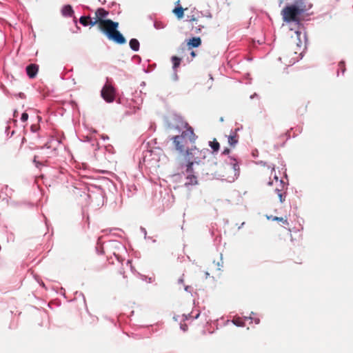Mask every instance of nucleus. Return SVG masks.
<instances>
[{"label": "nucleus", "instance_id": "f257e3e1", "mask_svg": "<svg viewBox=\"0 0 353 353\" xmlns=\"http://www.w3.org/2000/svg\"><path fill=\"white\" fill-rule=\"evenodd\" d=\"M109 12L104 8H98L95 12V17L93 23L96 24L97 28L103 33L107 38L117 44H124L126 39L118 30L119 23L107 19Z\"/></svg>", "mask_w": 353, "mask_h": 353}, {"label": "nucleus", "instance_id": "f03ea898", "mask_svg": "<svg viewBox=\"0 0 353 353\" xmlns=\"http://www.w3.org/2000/svg\"><path fill=\"white\" fill-rule=\"evenodd\" d=\"M208 152V149L199 150L196 146H194L187 149L185 153L183 154V159L186 162L187 181L185 182V185L197 184V177L193 174V165L194 164L202 163Z\"/></svg>", "mask_w": 353, "mask_h": 353}, {"label": "nucleus", "instance_id": "7ed1b4c3", "mask_svg": "<svg viewBox=\"0 0 353 353\" xmlns=\"http://www.w3.org/2000/svg\"><path fill=\"white\" fill-rule=\"evenodd\" d=\"M197 138L194 134L193 128L188 126L185 130L183 131L181 135H176L172 138L175 149L183 155L185 153L187 141L194 143Z\"/></svg>", "mask_w": 353, "mask_h": 353}, {"label": "nucleus", "instance_id": "20e7f679", "mask_svg": "<svg viewBox=\"0 0 353 353\" xmlns=\"http://www.w3.org/2000/svg\"><path fill=\"white\" fill-rule=\"evenodd\" d=\"M303 12V9L295 5H291L285 7L281 11V14L283 21L285 22H298L299 21V16Z\"/></svg>", "mask_w": 353, "mask_h": 353}, {"label": "nucleus", "instance_id": "39448f33", "mask_svg": "<svg viewBox=\"0 0 353 353\" xmlns=\"http://www.w3.org/2000/svg\"><path fill=\"white\" fill-rule=\"evenodd\" d=\"M300 58V54L294 50V48L290 47L286 49L279 57V60L286 65H291L298 61Z\"/></svg>", "mask_w": 353, "mask_h": 353}, {"label": "nucleus", "instance_id": "423d86ee", "mask_svg": "<svg viewBox=\"0 0 353 353\" xmlns=\"http://www.w3.org/2000/svg\"><path fill=\"white\" fill-rule=\"evenodd\" d=\"M101 97L108 103H112L115 99L116 91L114 88L109 83H106L103 87Z\"/></svg>", "mask_w": 353, "mask_h": 353}, {"label": "nucleus", "instance_id": "0eeeda50", "mask_svg": "<svg viewBox=\"0 0 353 353\" xmlns=\"http://www.w3.org/2000/svg\"><path fill=\"white\" fill-rule=\"evenodd\" d=\"M39 66L36 64H30L26 67V72L28 76L32 79L34 78L37 74Z\"/></svg>", "mask_w": 353, "mask_h": 353}, {"label": "nucleus", "instance_id": "6e6552de", "mask_svg": "<svg viewBox=\"0 0 353 353\" xmlns=\"http://www.w3.org/2000/svg\"><path fill=\"white\" fill-rule=\"evenodd\" d=\"M201 44V39L200 37H192V39H189L187 42V46L188 48L192 49L193 48H197L200 46Z\"/></svg>", "mask_w": 353, "mask_h": 353}, {"label": "nucleus", "instance_id": "1a4fd4ad", "mask_svg": "<svg viewBox=\"0 0 353 353\" xmlns=\"http://www.w3.org/2000/svg\"><path fill=\"white\" fill-rule=\"evenodd\" d=\"M239 141V135L236 132H232L228 136V143L230 146L234 147Z\"/></svg>", "mask_w": 353, "mask_h": 353}, {"label": "nucleus", "instance_id": "9d476101", "mask_svg": "<svg viewBox=\"0 0 353 353\" xmlns=\"http://www.w3.org/2000/svg\"><path fill=\"white\" fill-rule=\"evenodd\" d=\"M93 21L94 19H92L90 17L83 16L79 19V22L84 26H87L88 25L91 26H97L96 24H92Z\"/></svg>", "mask_w": 353, "mask_h": 353}, {"label": "nucleus", "instance_id": "9b49d317", "mask_svg": "<svg viewBox=\"0 0 353 353\" xmlns=\"http://www.w3.org/2000/svg\"><path fill=\"white\" fill-rule=\"evenodd\" d=\"M62 14L65 17H72L74 14L73 9L71 6L66 5L62 8Z\"/></svg>", "mask_w": 353, "mask_h": 353}, {"label": "nucleus", "instance_id": "f8f14e48", "mask_svg": "<svg viewBox=\"0 0 353 353\" xmlns=\"http://www.w3.org/2000/svg\"><path fill=\"white\" fill-rule=\"evenodd\" d=\"M184 10L185 9L181 6H177L172 10V12L179 19H181L183 17Z\"/></svg>", "mask_w": 353, "mask_h": 353}, {"label": "nucleus", "instance_id": "ddd939ff", "mask_svg": "<svg viewBox=\"0 0 353 353\" xmlns=\"http://www.w3.org/2000/svg\"><path fill=\"white\" fill-rule=\"evenodd\" d=\"M268 219L272 220V221H281L283 223V224L288 225L289 223L288 221L287 217H278V216H267Z\"/></svg>", "mask_w": 353, "mask_h": 353}, {"label": "nucleus", "instance_id": "4468645a", "mask_svg": "<svg viewBox=\"0 0 353 353\" xmlns=\"http://www.w3.org/2000/svg\"><path fill=\"white\" fill-rule=\"evenodd\" d=\"M130 47L134 51H138L139 49V42L137 39H132L130 41Z\"/></svg>", "mask_w": 353, "mask_h": 353}, {"label": "nucleus", "instance_id": "2eb2a0df", "mask_svg": "<svg viewBox=\"0 0 353 353\" xmlns=\"http://www.w3.org/2000/svg\"><path fill=\"white\" fill-rule=\"evenodd\" d=\"M209 145L214 152L219 151L220 148L219 143L216 141V139H214L212 141H210Z\"/></svg>", "mask_w": 353, "mask_h": 353}, {"label": "nucleus", "instance_id": "dca6fc26", "mask_svg": "<svg viewBox=\"0 0 353 353\" xmlns=\"http://www.w3.org/2000/svg\"><path fill=\"white\" fill-rule=\"evenodd\" d=\"M181 59L176 56H174L172 57V61L173 63L174 69H176V68H178L179 66V65L181 63Z\"/></svg>", "mask_w": 353, "mask_h": 353}, {"label": "nucleus", "instance_id": "f3484780", "mask_svg": "<svg viewBox=\"0 0 353 353\" xmlns=\"http://www.w3.org/2000/svg\"><path fill=\"white\" fill-rule=\"evenodd\" d=\"M338 70H341L342 74H343L345 71V65L344 61H340L338 65Z\"/></svg>", "mask_w": 353, "mask_h": 353}, {"label": "nucleus", "instance_id": "a211bd4d", "mask_svg": "<svg viewBox=\"0 0 353 353\" xmlns=\"http://www.w3.org/2000/svg\"><path fill=\"white\" fill-rule=\"evenodd\" d=\"M233 323L237 326H243L244 323L240 318L234 319Z\"/></svg>", "mask_w": 353, "mask_h": 353}, {"label": "nucleus", "instance_id": "6ab92c4d", "mask_svg": "<svg viewBox=\"0 0 353 353\" xmlns=\"http://www.w3.org/2000/svg\"><path fill=\"white\" fill-rule=\"evenodd\" d=\"M275 191L277 192L278 194V196L279 198V201L282 203L284 201L285 199L283 198V193L279 190H278L277 188H276Z\"/></svg>", "mask_w": 353, "mask_h": 353}, {"label": "nucleus", "instance_id": "aec40b11", "mask_svg": "<svg viewBox=\"0 0 353 353\" xmlns=\"http://www.w3.org/2000/svg\"><path fill=\"white\" fill-rule=\"evenodd\" d=\"M274 172V168H272V169H270V168H267L264 172V175L265 176H268V175H272L273 173Z\"/></svg>", "mask_w": 353, "mask_h": 353}, {"label": "nucleus", "instance_id": "412c9836", "mask_svg": "<svg viewBox=\"0 0 353 353\" xmlns=\"http://www.w3.org/2000/svg\"><path fill=\"white\" fill-rule=\"evenodd\" d=\"M28 119V114L26 112H23L21 115V120L23 122H26Z\"/></svg>", "mask_w": 353, "mask_h": 353}, {"label": "nucleus", "instance_id": "4be33fe9", "mask_svg": "<svg viewBox=\"0 0 353 353\" xmlns=\"http://www.w3.org/2000/svg\"><path fill=\"white\" fill-rule=\"evenodd\" d=\"M263 179V181L265 183H266L268 185H272L273 183V181H274V180H270V179L269 181H268L265 177H264Z\"/></svg>", "mask_w": 353, "mask_h": 353}, {"label": "nucleus", "instance_id": "5701e85b", "mask_svg": "<svg viewBox=\"0 0 353 353\" xmlns=\"http://www.w3.org/2000/svg\"><path fill=\"white\" fill-rule=\"evenodd\" d=\"M181 327L183 329V331H186L188 330V326L186 325H181Z\"/></svg>", "mask_w": 353, "mask_h": 353}, {"label": "nucleus", "instance_id": "b1692460", "mask_svg": "<svg viewBox=\"0 0 353 353\" xmlns=\"http://www.w3.org/2000/svg\"><path fill=\"white\" fill-rule=\"evenodd\" d=\"M201 27H202L201 25H198L197 27H195L196 28V32H198L199 31H201Z\"/></svg>", "mask_w": 353, "mask_h": 353}, {"label": "nucleus", "instance_id": "393cba45", "mask_svg": "<svg viewBox=\"0 0 353 353\" xmlns=\"http://www.w3.org/2000/svg\"><path fill=\"white\" fill-rule=\"evenodd\" d=\"M183 281H184V280H183V277H182V278L179 279V280H178V283H179V284H183Z\"/></svg>", "mask_w": 353, "mask_h": 353}, {"label": "nucleus", "instance_id": "a878e982", "mask_svg": "<svg viewBox=\"0 0 353 353\" xmlns=\"http://www.w3.org/2000/svg\"><path fill=\"white\" fill-rule=\"evenodd\" d=\"M190 21H196V24H197V20L193 16L190 19Z\"/></svg>", "mask_w": 353, "mask_h": 353}, {"label": "nucleus", "instance_id": "bb28decb", "mask_svg": "<svg viewBox=\"0 0 353 353\" xmlns=\"http://www.w3.org/2000/svg\"><path fill=\"white\" fill-rule=\"evenodd\" d=\"M234 170H237L239 169V167L236 163L234 164Z\"/></svg>", "mask_w": 353, "mask_h": 353}, {"label": "nucleus", "instance_id": "cd10ccee", "mask_svg": "<svg viewBox=\"0 0 353 353\" xmlns=\"http://www.w3.org/2000/svg\"><path fill=\"white\" fill-rule=\"evenodd\" d=\"M37 159V157H34V162L36 163V165L38 167L39 164H40L39 162H37V160L36 159Z\"/></svg>", "mask_w": 353, "mask_h": 353}, {"label": "nucleus", "instance_id": "c85d7f7f", "mask_svg": "<svg viewBox=\"0 0 353 353\" xmlns=\"http://www.w3.org/2000/svg\"><path fill=\"white\" fill-rule=\"evenodd\" d=\"M192 57H196V53L194 51H192L191 53H190Z\"/></svg>", "mask_w": 353, "mask_h": 353}, {"label": "nucleus", "instance_id": "c756f323", "mask_svg": "<svg viewBox=\"0 0 353 353\" xmlns=\"http://www.w3.org/2000/svg\"><path fill=\"white\" fill-rule=\"evenodd\" d=\"M230 152V150L229 149H225L224 151H223V154H228Z\"/></svg>", "mask_w": 353, "mask_h": 353}, {"label": "nucleus", "instance_id": "7c9ffc66", "mask_svg": "<svg viewBox=\"0 0 353 353\" xmlns=\"http://www.w3.org/2000/svg\"><path fill=\"white\" fill-rule=\"evenodd\" d=\"M274 179L275 180L276 183L279 182L277 176H274Z\"/></svg>", "mask_w": 353, "mask_h": 353}]
</instances>
